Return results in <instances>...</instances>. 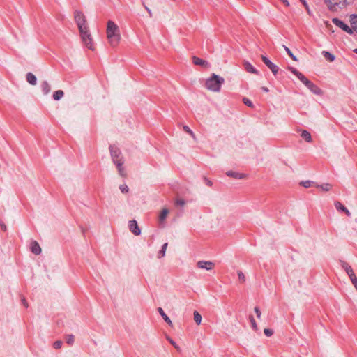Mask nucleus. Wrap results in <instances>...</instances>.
I'll return each mask as SVG.
<instances>
[{
  "instance_id": "1",
  "label": "nucleus",
  "mask_w": 357,
  "mask_h": 357,
  "mask_svg": "<svg viewBox=\"0 0 357 357\" xmlns=\"http://www.w3.org/2000/svg\"><path fill=\"white\" fill-rule=\"evenodd\" d=\"M75 22L78 26L83 43L86 47L93 50V40L86 25V20L82 11L75 10L74 13Z\"/></svg>"
},
{
  "instance_id": "2",
  "label": "nucleus",
  "mask_w": 357,
  "mask_h": 357,
  "mask_svg": "<svg viewBox=\"0 0 357 357\" xmlns=\"http://www.w3.org/2000/svg\"><path fill=\"white\" fill-rule=\"evenodd\" d=\"M107 35L109 44L115 47L119 43L121 36L119 26L112 20L107 22Z\"/></svg>"
},
{
  "instance_id": "3",
  "label": "nucleus",
  "mask_w": 357,
  "mask_h": 357,
  "mask_svg": "<svg viewBox=\"0 0 357 357\" xmlns=\"http://www.w3.org/2000/svg\"><path fill=\"white\" fill-rule=\"evenodd\" d=\"M225 79L223 77L213 73L211 76L206 80V87L207 89L218 92L220 91L221 86L224 84Z\"/></svg>"
},
{
  "instance_id": "4",
  "label": "nucleus",
  "mask_w": 357,
  "mask_h": 357,
  "mask_svg": "<svg viewBox=\"0 0 357 357\" xmlns=\"http://www.w3.org/2000/svg\"><path fill=\"white\" fill-rule=\"evenodd\" d=\"M300 81L314 94L322 95V90L312 82L309 80L305 75H303Z\"/></svg>"
},
{
  "instance_id": "5",
  "label": "nucleus",
  "mask_w": 357,
  "mask_h": 357,
  "mask_svg": "<svg viewBox=\"0 0 357 357\" xmlns=\"http://www.w3.org/2000/svg\"><path fill=\"white\" fill-rule=\"evenodd\" d=\"M111 158L113 162L123 160V157L120 149L116 145H110L109 146Z\"/></svg>"
},
{
  "instance_id": "6",
  "label": "nucleus",
  "mask_w": 357,
  "mask_h": 357,
  "mask_svg": "<svg viewBox=\"0 0 357 357\" xmlns=\"http://www.w3.org/2000/svg\"><path fill=\"white\" fill-rule=\"evenodd\" d=\"M330 10H336L337 8H342L347 6V0H324Z\"/></svg>"
},
{
  "instance_id": "7",
  "label": "nucleus",
  "mask_w": 357,
  "mask_h": 357,
  "mask_svg": "<svg viewBox=\"0 0 357 357\" xmlns=\"http://www.w3.org/2000/svg\"><path fill=\"white\" fill-rule=\"evenodd\" d=\"M332 22L334 24L340 27L349 35H353V30H351V27L346 24L343 21L337 17H335L332 19Z\"/></svg>"
},
{
  "instance_id": "8",
  "label": "nucleus",
  "mask_w": 357,
  "mask_h": 357,
  "mask_svg": "<svg viewBox=\"0 0 357 357\" xmlns=\"http://www.w3.org/2000/svg\"><path fill=\"white\" fill-rule=\"evenodd\" d=\"M261 59L265 65L271 70L273 74L275 76L279 71V67L273 63L268 57L261 55Z\"/></svg>"
},
{
  "instance_id": "9",
  "label": "nucleus",
  "mask_w": 357,
  "mask_h": 357,
  "mask_svg": "<svg viewBox=\"0 0 357 357\" xmlns=\"http://www.w3.org/2000/svg\"><path fill=\"white\" fill-rule=\"evenodd\" d=\"M128 227L130 231L135 236H139L141 234V229L138 226L137 222L135 220H130L128 222Z\"/></svg>"
},
{
  "instance_id": "10",
  "label": "nucleus",
  "mask_w": 357,
  "mask_h": 357,
  "mask_svg": "<svg viewBox=\"0 0 357 357\" xmlns=\"http://www.w3.org/2000/svg\"><path fill=\"white\" fill-rule=\"evenodd\" d=\"M197 266L199 268H202V269H206L207 271H211L212 270L214 266H215V264L212 261H199L197 264Z\"/></svg>"
},
{
  "instance_id": "11",
  "label": "nucleus",
  "mask_w": 357,
  "mask_h": 357,
  "mask_svg": "<svg viewBox=\"0 0 357 357\" xmlns=\"http://www.w3.org/2000/svg\"><path fill=\"white\" fill-rule=\"evenodd\" d=\"M192 62L195 65L201 66L205 68H208L211 66V64L207 61L195 56H192Z\"/></svg>"
},
{
  "instance_id": "12",
  "label": "nucleus",
  "mask_w": 357,
  "mask_h": 357,
  "mask_svg": "<svg viewBox=\"0 0 357 357\" xmlns=\"http://www.w3.org/2000/svg\"><path fill=\"white\" fill-rule=\"evenodd\" d=\"M243 66L245 70L248 73L255 74V75H259V71L248 61H244L243 62Z\"/></svg>"
},
{
  "instance_id": "13",
  "label": "nucleus",
  "mask_w": 357,
  "mask_h": 357,
  "mask_svg": "<svg viewBox=\"0 0 357 357\" xmlns=\"http://www.w3.org/2000/svg\"><path fill=\"white\" fill-rule=\"evenodd\" d=\"M30 248H31V252L36 255H38L41 253L40 246L39 243L36 241H33L31 243Z\"/></svg>"
},
{
  "instance_id": "14",
  "label": "nucleus",
  "mask_w": 357,
  "mask_h": 357,
  "mask_svg": "<svg viewBox=\"0 0 357 357\" xmlns=\"http://www.w3.org/2000/svg\"><path fill=\"white\" fill-rule=\"evenodd\" d=\"M226 175L232 177L235 179H243L246 177V175L242 173L236 172L234 171H228L226 172Z\"/></svg>"
},
{
  "instance_id": "15",
  "label": "nucleus",
  "mask_w": 357,
  "mask_h": 357,
  "mask_svg": "<svg viewBox=\"0 0 357 357\" xmlns=\"http://www.w3.org/2000/svg\"><path fill=\"white\" fill-rule=\"evenodd\" d=\"M350 22H351V29L353 30V33L356 32L357 33V15L352 14L350 16Z\"/></svg>"
},
{
  "instance_id": "16",
  "label": "nucleus",
  "mask_w": 357,
  "mask_h": 357,
  "mask_svg": "<svg viewBox=\"0 0 357 357\" xmlns=\"http://www.w3.org/2000/svg\"><path fill=\"white\" fill-rule=\"evenodd\" d=\"M43 95H47L51 91V86L47 81H43L40 84Z\"/></svg>"
},
{
  "instance_id": "17",
  "label": "nucleus",
  "mask_w": 357,
  "mask_h": 357,
  "mask_svg": "<svg viewBox=\"0 0 357 357\" xmlns=\"http://www.w3.org/2000/svg\"><path fill=\"white\" fill-rule=\"evenodd\" d=\"M341 266H342V268L346 271V273H347L349 277H350V275L355 274L353 269L349 265L348 263L341 261Z\"/></svg>"
},
{
  "instance_id": "18",
  "label": "nucleus",
  "mask_w": 357,
  "mask_h": 357,
  "mask_svg": "<svg viewBox=\"0 0 357 357\" xmlns=\"http://www.w3.org/2000/svg\"><path fill=\"white\" fill-rule=\"evenodd\" d=\"M158 311L161 315V317L163 318L164 321L169 326H172V322L169 317L165 314L164 310L161 307L158 308Z\"/></svg>"
},
{
  "instance_id": "19",
  "label": "nucleus",
  "mask_w": 357,
  "mask_h": 357,
  "mask_svg": "<svg viewBox=\"0 0 357 357\" xmlns=\"http://www.w3.org/2000/svg\"><path fill=\"white\" fill-rule=\"evenodd\" d=\"M26 81L31 85H36L37 83V78L32 73L26 74Z\"/></svg>"
},
{
  "instance_id": "20",
  "label": "nucleus",
  "mask_w": 357,
  "mask_h": 357,
  "mask_svg": "<svg viewBox=\"0 0 357 357\" xmlns=\"http://www.w3.org/2000/svg\"><path fill=\"white\" fill-rule=\"evenodd\" d=\"M322 55L324 56V57L328 61L330 62H332L333 61H335V56L334 54H331V52H328V51H323L322 52Z\"/></svg>"
},
{
  "instance_id": "21",
  "label": "nucleus",
  "mask_w": 357,
  "mask_h": 357,
  "mask_svg": "<svg viewBox=\"0 0 357 357\" xmlns=\"http://www.w3.org/2000/svg\"><path fill=\"white\" fill-rule=\"evenodd\" d=\"M301 136L307 142H311L312 141L311 134L307 130H303Z\"/></svg>"
},
{
  "instance_id": "22",
  "label": "nucleus",
  "mask_w": 357,
  "mask_h": 357,
  "mask_svg": "<svg viewBox=\"0 0 357 357\" xmlns=\"http://www.w3.org/2000/svg\"><path fill=\"white\" fill-rule=\"evenodd\" d=\"M63 95H64V93L62 90H57V91H54L53 93V99L54 100L58 101L63 98Z\"/></svg>"
},
{
  "instance_id": "23",
  "label": "nucleus",
  "mask_w": 357,
  "mask_h": 357,
  "mask_svg": "<svg viewBox=\"0 0 357 357\" xmlns=\"http://www.w3.org/2000/svg\"><path fill=\"white\" fill-rule=\"evenodd\" d=\"M288 69L295 75L296 77L300 80L301 78L304 75L303 73H301L300 71H298L297 69H296L294 67H289Z\"/></svg>"
},
{
  "instance_id": "24",
  "label": "nucleus",
  "mask_w": 357,
  "mask_h": 357,
  "mask_svg": "<svg viewBox=\"0 0 357 357\" xmlns=\"http://www.w3.org/2000/svg\"><path fill=\"white\" fill-rule=\"evenodd\" d=\"M316 187L321 188L323 191L325 192H328L332 188V185L327 183L321 185H316Z\"/></svg>"
},
{
  "instance_id": "25",
  "label": "nucleus",
  "mask_w": 357,
  "mask_h": 357,
  "mask_svg": "<svg viewBox=\"0 0 357 357\" xmlns=\"http://www.w3.org/2000/svg\"><path fill=\"white\" fill-rule=\"evenodd\" d=\"M334 205L335 208L339 211L344 212V211H346L347 208L341 202L338 201L335 202Z\"/></svg>"
},
{
  "instance_id": "26",
  "label": "nucleus",
  "mask_w": 357,
  "mask_h": 357,
  "mask_svg": "<svg viewBox=\"0 0 357 357\" xmlns=\"http://www.w3.org/2000/svg\"><path fill=\"white\" fill-rule=\"evenodd\" d=\"M168 213H169V211L167 208L162 209L160 214V216H159V220L160 222L164 221L166 219Z\"/></svg>"
},
{
  "instance_id": "27",
  "label": "nucleus",
  "mask_w": 357,
  "mask_h": 357,
  "mask_svg": "<svg viewBox=\"0 0 357 357\" xmlns=\"http://www.w3.org/2000/svg\"><path fill=\"white\" fill-rule=\"evenodd\" d=\"M283 47H284L285 52H287V54L291 58L292 60H294L295 61H296L298 60L297 57L292 53V52L288 47L283 45Z\"/></svg>"
},
{
  "instance_id": "28",
  "label": "nucleus",
  "mask_w": 357,
  "mask_h": 357,
  "mask_svg": "<svg viewBox=\"0 0 357 357\" xmlns=\"http://www.w3.org/2000/svg\"><path fill=\"white\" fill-rule=\"evenodd\" d=\"M194 320L197 324L199 325L202 321V316L197 311H194Z\"/></svg>"
},
{
  "instance_id": "29",
  "label": "nucleus",
  "mask_w": 357,
  "mask_h": 357,
  "mask_svg": "<svg viewBox=\"0 0 357 357\" xmlns=\"http://www.w3.org/2000/svg\"><path fill=\"white\" fill-rule=\"evenodd\" d=\"M168 245V243H165L162 245V248H161V250L159 251L158 252V257L160 258V257H162L165 255V252H166V249H167V247Z\"/></svg>"
},
{
  "instance_id": "30",
  "label": "nucleus",
  "mask_w": 357,
  "mask_h": 357,
  "mask_svg": "<svg viewBox=\"0 0 357 357\" xmlns=\"http://www.w3.org/2000/svg\"><path fill=\"white\" fill-rule=\"evenodd\" d=\"M66 341L69 345H73L75 341V336L72 334L66 336Z\"/></svg>"
},
{
  "instance_id": "31",
  "label": "nucleus",
  "mask_w": 357,
  "mask_h": 357,
  "mask_svg": "<svg viewBox=\"0 0 357 357\" xmlns=\"http://www.w3.org/2000/svg\"><path fill=\"white\" fill-rule=\"evenodd\" d=\"M249 320L250 321V324H251V326L253 330L255 331H257V323L253 317L252 315H250L249 317Z\"/></svg>"
},
{
  "instance_id": "32",
  "label": "nucleus",
  "mask_w": 357,
  "mask_h": 357,
  "mask_svg": "<svg viewBox=\"0 0 357 357\" xmlns=\"http://www.w3.org/2000/svg\"><path fill=\"white\" fill-rule=\"evenodd\" d=\"M243 102L247 105L248 107H250V108H253L254 107V105L253 103L252 102V101L248 98H243Z\"/></svg>"
},
{
  "instance_id": "33",
  "label": "nucleus",
  "mask_w": 357,
  "mask_h": 357,
  "mask_svg": "<svg viewBox=\"0 0 357 357\" xmlns=\"http://www.w3.org/2000/svg\"><path fill=\"white\" fill-rule=\"evenodd\" d=\"M349 278H350L353 285L357 290V277L356 276L355 274H354L352 275H350Z\"/></svg>"
},
{
  "instance_id": "34",
  "label": "nucleus",
  "mask_w": 357,
  "mask_h": 357,
  "mask_svg": "<svg viewBox=\"0 0 357 357\" xmlns=\"http://www.w3.org/2000/svg\"><path fill=\"white\" fill-rule=\"evenodd\" d=\"M114 165H116V168L118 170L121 169V168H123V165L124 163V159L123 160H120L117 162H113Z\"/></svg>"
},
{
  "instance_id": "35",
  "label": "nucleus",
  "mask_w": 357,
  "mask_h": 357,
  "mask_svg": "<svg viewBox=\"0 0 357 357\" xmlns=\"http://www.w3.org/2000/svg\"><path fill=\"white\" fill-rule=\"evenodd\" d=\"M312 183H314V182L310 181H302L301 183V185L302 186H303L304 188H310L311 186Z\"/></svg>"
},
{
  "instance_id": "36",
  "label": "nucleus",
  "mask_w": 357,
  "mask_h": 357,
  "mask_svg": "<svg viewBox=\"0 0 357 357\" xmlns=\"http://www.w3.org/2000/svg\"><path fill=\"white\" fill-rule=\"evenodd\" d=\"M300 1L302 3V4L304 6V7L305 8L307 13L309 15H311V11L310 10V8H309V6L307 3V1L305 0H300Z\"/></svg>"
},
{
  "instance_id": "37",
  "label": "nucleus",
  "mask_w": 357,
  "mask_h": 357,
  "mask_svg": "<svg viewBox=\"0 0 357 357\" xmlns=\"http://www.w3.org/2000/svg\"><path fill=\"white\" fill-rule=\"evenodd\" d=\"M119 189L121 190L122 193H127L128 192V190H129L128 187L126 184L121 185L119 186Z\"/></svg>"
},
{
  "instance_id": "38",
  "label": "nucleus",
  "mask_w": 357,
  "mask_h": 357,
  "mask_svg": "<svg viewBox=\"0 0 357 357\" xmlns=\"http://www.w3.org/2000/svg\"><path fill=\"white\" fill-rule=\"evenodd\" d=\"M62 344H63L62 341L57 340V341L54 342V343L53 344V347H54V349H60L61 347Z\"/></svg>"
},
{
  "instance_id": "39",
  "label": "nucleus",
  "mask_w": 357,
  "mask_h": 357,
  "mask_svg": "<svg viewBox=\"0 0 357 357\" xmlns=\"http://www.w3.org/2000/svg\"><path fill=\"white\" fill-rule=\"evenodd\" d=\"M264 333L267 337H271L273 334V331L270 328H265Z\"/></svg>"
},
{
  "instance_id": "40",
  "label": "nucleus",
  "mask_w": 357,
  "mask_h": 357,
  "mask_svg": "<svg viewBox=\"0 0 357 357\" xmlns=\"http://www.w3.org/2000/svg\"><path fill=\"white\" fill-rule=\"evenodd\" d=\"M238 280L241 282H245V275L241 271H238Z\"/></svg>"
},
{
  "instance_id": "41",
  "label": "nucleus",
  "mask_w": 357,
  "mask_h": 357,
  "mask_svg": "<svg viewBox=\"0 0 357 357\" xmlns=\"http://www.w3.org/2000/svg\"><path fill=\"white\" fill-rule=\"evenodd\" d=\"M254 311H255V312L256 313L257 317L258 319H260V318H261V311H260L259 307H257V306L255 307V308H254Z\"/></svg>"
},
{
  "instance_id": "42",
  "label": "nucleus",
  "mask_w": 357,
  "mask_h": 357,
  "mask_svg": "<svg viewBox=\"0 0 357 357\" xmlns=\"http://www.w3.org/2000/svg\"><path fill=\"white\" fill-rule=\"evenodd\" d=\"M175 203H176V205L181 206H184L185 204V202L183 199H177L176 200Z\"/></svg>"
},
{
  "instance_id": "43",
  "label": "nucleus",
  "mask_w": 357,
  "mask_h": 357,
  "mask_svg": "<svg viewBox=\"0 0 357 357\" xmlns=\"http://www.w3.org/2000/svg\"><path fill=\"white\" fill-rule=\"evenodd\" d=\"M183 130H184L186 132H188V133L190 134L192 136H194V133H193V132L191 130V129H190L188 126H183Z\"/></svg>"
},
{
  "instance_id": "44",
  "label": "nucleus",
  "mask_w": 357,
  "mask_h": 357,
  "mask_svg": "<svg viewBox=\"0 0 357 357\" xmlns=\"http://www.w3.org/2000/svg\"><path fill=\"white\" fill-rule=\"evenodd\" d=\"M118 172H119V175L121 176L122 177H126V173L123 167L121 168V169L118 170Z\"/></svg>"
},
{
  "instance_id": "45",
  "label": "nucleus",
  "mask_w": 357,
  "mask_h": 357,
  "mask_svg": "<svg viewBox=\"0 0 357 357\" xmlns=\"http://www.w3.org/2000/svg\"><path fill=\"white\" fill-rule=\"evenodd\" d=\"M204 181H205V183H206L208 186H210V187H211V186H212V185H213V182H212L211 180H209L208 178H206V177H205V176L204 177Z\"/></svg>"
},
{
  "instance_id": "46",
  "label": "nucleus",
  "mask_w": 357,
  "mask_h": 357,
  "mask_svg": "<svg viewBox=\"0 0 357 357\" xmlns=\"http://www.w3.org/2000/svg\"><path fill=\"white\" fill-rule=\"evenodd\" d=\"M169 343L173 345L176 349H178V347H177L176 342L172 339H169Z\"/></svg>"
},
{
  "instance_id": "47",
  "label": "nucleus",
  "mask_w": 357,
  "mask_h": 357,
  "mask_svg": "<svg viewBox=\"0 0 357 357\" xmlns=\"http://www.w3.org/2000/svg\"><path fill=\"white\" fill-rule=\"evenodd\" d=\"M0 226H1V228L3 231H6V226L5 225L4 222H3L2 221L0 222Z\"/></svg>"
},
{
  "instance_id": "48",
  "label": "nucleus",
  "mask_w": 357,
  "mask_h": 357,
  "mask_svg": "<svg viewBox=\"0 0 357 357\" xmlns=\"http://www.w3.org/2000/svg\"><path fill=\"white\" fill-rule=\"evenodd\" d=\"M22 305H23L25 307H26V308H27V307H29L28 302H27V301H26L24 298H23L22 299Z\"/></svg>"
},
{
  "instance_id": "49",
  "label": "nucleus",
  "mask_w": 357,
  "mask_h": 357,
  "mask_svg": "<svg viewBox=\"0 0 357 357\" xmlns=\"http://www.w3.org/2000/svg\"><path fill=\"white\" fill-rule=\"evenodd\" d=\"M286 6H289V2L288 0H280Z\"/></svg>"
},
{
  "instance_id": "50",
  "label": "nucleus",
  "mask_w": 357,
  "mask_h": 357,
  "mask_svg": "<svg viewBox=\"0 0 357 357\" xmlns=\"http://www.w3.org/2000/svg\"><path fill=\"white\" fill-rule=\"evenodd\" d=\"M345 213V214L348 216V217H350L351 216V213L350 211L346 208V211H344Z\"/></svg>"
},
{
  "instance_id": "51",
  "label": "nucleus",
  "mask_w": 357,
  "mask_h": 357,
  "mask_svg": "<svg viewBox=\"0 0 357 357\" xmlns=\"http://www.w3.org/2000/svg\"><path fill=\"white\" fill-rule=\"evenodd\" d=\"M261 90L264 92H268L269 89L266 86H262Z\"/></svg>"
},
{
  "instance_id": "52",
  "label": "nucleus",
  "mask_w": 357,
  "mask_h": 357,
  "mask_svg": "<svg viewBox=\"0 0 357 357\" xmlns=\"http://www.w3.org/2000/svg\"><path fill=\"white\" fill-rule=\"evenodd\" d=\"M146 10L149 12V13L150 14V15H151V10H150L148 7H146Z\"/></svg>"
},
{
  "instance_id": "53",
  "label": "nucleus",
  "mask_w": 357,
  "mask_h": 357,
  "mask_svg": "<svg viewBox=\"0 0 357 357\" xmlns=\"http://www.w3.org/2000/svg\"><path fill=\"white\" fill-rule=\"evenodd\" d=\"M353 52L357 54V48L354 49Z\"/></svg>"
}]
</instances>
